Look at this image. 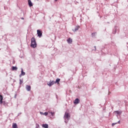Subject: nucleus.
<instances>
[{"label":"nucleus","mask_w":128,"mask_h":128,"mask_svg":"<svg viewBox=\"0 0 128 128\" xmlns=\"http://www.w3.org/2000/svg\"><path fill=\"white\" fill-rule=\"evenodd\" d=\"M96 32H92V36L93 37H95L96 36Z\"/></svg>","instance_id":"obj_15"},{"label":"nucleus","mask_w":128,"mask_h":128,"mask_svg":"<svg viewBox=\"0 0 128 128\" xmlns=\"http://www.w3.org/2000/svg\"><path fill=\"white\" fill-rule=\"evenodd\" d=\"M67 42L69 43V44H72V38H68L67 40Z\"/></svg>","instance_id":"obj_7"},{"label":"nucleus","mask_w":128,"mask_h":128,"mask_svg":"<svg viewBox=\"0 0 128 128\" xmlns=\"http://www.w3.org/2000/svg\"><path fill=\"white\" fill-rule=\"evenodd\" d=\"M56 0V2H57V0Z\"/></svg>","instance_id":"obj_23"},{"label":"nucleus","mask_w":128,"mask_h":128,"mask_svg":"<svg viewBox=\"0 0 128 128\" xmlns=\"http://www.w3.org/2000/svg\"><path fill=\"white\" fill-rule=\"evenodd\" d=\"M80 102V100H79L78 98H76V99L74 101V104H79Z\"/></svg>","instance_id":"obj_3"},{"label":"nucleus","mask_w":128,"mask_h":128,"mask_svg":"<svg viewBox=\"0 0 128 128\" xmlns=\"http://www.w3.org/2000/svg\"><path fill=\"white\" fill-rule=\"evenodd\" d=\"M26 89L27 90H31L30 86H28V85H26Z\"/></svg>","instance_id":"obj_12"},{"label":"nucleus","mask_w":128,"mask_h":128,"mask_svg":"<svg viewBox=\"0 0 128 128\" xmlns=\"http://www.w3.org/2000/svg\"><path fill=\"white\" fill-rule=\"evenodd\" d=\"M44 115H45V116H47L48 115V112H46L45 113H44Z\"/></svg>","instance_id":"obj_18"},{"label":"nucleus","mask_w":128,"mask_h":128,"mask_svg":"<svg viewBox=\"0 0 128 128\" xmlns=\"http://www.w3.org/2000/svg\"><path fill=\"white\" fill-rule=\"evenodd\" d=\"M37 32H38V36H40V37L42 36V32H41V30H38Z\"/></svg>","instance_id":"obj_2"},{"label":"nucleus","mask_w":128,"mask_h":128,"mask_svg":"<svg viewBox=\"0 0 128 128\" xmlns=\"http://www.w3.org/2000/svg\"><path fill=\"white\" fill-rule=\"evenodd\" d=\"M25 74H26V72H24L23 68H22V72H21L20 74V76H24Z\"/></svg>","instance_id":"obj_8"},{"label":"nucleus","mask_w":128,"mask_h":128,"mask_svg":"<svg viewBox=\"0 0 128 128\" xmlns=\"http://www.w3.org/2000/svg\"><path fill=\"white\" fill-rule=\"evenodd\" d=\"M12 70H18L17 66H12Z\"/></svg>","instance_id":"obj_14"},{"label":"nucleus","mask_w":128,"mask_h":128,"mask_svg":"<svg viewBox=\"0 0 128 128\" xmlns=\"http://www.w3.org/2000/svg\"><path fill=\"white\" fill-rule=\"evenodd\" d=\"M65 122H66V121H65Z\"/></svg>","instance_id":"obj_24"},{"label":"nucleus","mask_w":128,"mask_h":128,"mask_svg":"<svg viewBox=\"0 0 128 128\" xmlns=\"http://www.w3.org/2000/svg\"><path fill=\"white\" fill-rule=\"evenodd\" d=\"M31 46H32V48H36V46H37V44L36 42V38H35L33 37L32 38L31 40Z\"/></svg>","instance_id":"obj_1"},{"label":"nucleus","mask_w":128,"mask_h":128,"mask_svg":"<svg viewBox=\"0 0 128 128\" xmlns=\"http://www.w3.org/2000/svg\"><path fill=\"white\" fill-rule=\"evenodd\" d=\"M80 26H76L74 28H72L73 32H76L80 28Z\"/></svg>","instance_id":"obj_5"},{"label":"nucleus","mask_w":128,"mask_h":128,"mask_svg":"<svg viewBox=\"0 0 128 128\" xmlns=\"http://www.w3.org/2000/svg\"><path fill=\"white\" fill-rule=\"evenodd\" d=\"M60 79H58H58L56 80V82H57L58 84H59V82H60Z\"/></svg>","instance_id":"obj_16"},{"label":"nucleus","mask_w":128,"mask_h":128,"mask_svg":"<svg viewBox=\"0 0 128 128\" xmlns=\"http://www.w3.org/2000/svg\"><path fill=\"white\" fill-rule=\"evenodd\" d=\"M55 82H54V81H50V82L49 83H48V84L50 86H52V84H55Z\"/></svg>","instance_id":"obj_6"},{"label":"nucleus","mask_w":128,"mask_h":128,"mask_svg":"<svg viewBox=\"0 0 128 128\" xmlns=\"http://www.w3.org/2000/svg\"><path fill=\"white\" fill-rule=\"evenodd\" d=\"M3 98L2 95H0V104H2Z\"/></svg>","instance_id":"obj_10"},{"label":"nucleus","mask_w":128,"mask_h":128,"mask_svg":"<svg viewBox=\"0 0 128 128\" xmlns=\"http://www.w3.org/2000/svg\"><path fill=\"white\" fill-rule=\"evenodd\" d=\"M22 18L23 19V18Z\"/></svg>","instance_id":"obj_25"},{"label":"nucleus","mask_w":128,"mask_h":128,"mask_svg":"<svg viewBox=\"0 0 128 128\" xmlns=\"http://www.w3.org/2000/svg\"><path fill=\"white\" fill-rule=\"evenodd\" d=\"M51 115H52V116H54L55 115L54 112H51Z\"/></svg>","instance_id":"obj_17"},{"label":"nucleus","mask_w":128,"mask_h":128,"mask_svg":"<svg viewBox=\"0 0 128 128\" xmlns=\"http://www.w3.org/2000/svg\"><path fill=\"white\" fill-rule=\"evenodd\" d=\"M94 48H95V50H96V46H94Z\"/></svg>","instance_id":"obj_22"},{"label":"nucleus","mask_w":128,"mask_h":128,"mask_svg":"<svg viewBox=\"0 0 128 128\" xmlns=\"http://www.w3.org/2000/svg\"><path fill=\"white\" fill-rule=\"evenodd\" d=\"M28 4H29L30 6H33L32 2L30 0H28Z\"/></svg>","instance_id":"obj_9"},{"label":"nucleus","mask_w":128,"mask_h":128,"mask_svg":"<svg viewBox=\"0 0 128 128\" xmlns=\"http://www.w3.org/2000/svg\"><path fill=\"white\" fill-rule=\"evenodd\" d=\"M12 128H18L17 124L16 123H13Z\"/></svg>","instance_id":"obj_11"},{"label":"nucleus","mask_w":128,"mask_h":128,"mask_svg":"<svg viewBox=\"0 0 128 128\" xmlns=\"http://www.w3.org/2000/svg\"><path fill=\"white\" fill-rule=\"evenodd\" d=\"M42 127H44V128H48V124H44Z\"/></svg>","instance_id":"obj_13"},{"label":"nucleus","mask_w":128,"mask_h":128,"mask_svg":"<svg viewBox=\"0 0 128 128\" xmlns=\"http://www.w3.org/2000/svg\"><path fill=\"white\" fill-rule=\"evenodd\" d=\"M116 123H112V127H114V125H116Z\"/></svg>","instance_id":"obj_19"},{"label":"nucleus","mask_w":128,"mask_h":128,"mask_svg":"<svg viewBox=\"0 0 128 128\" xmlns=\"http://www.w3.org/2000/svg\"><path fill=\"white\" fill-rule=\"evenodd\" d=\"M20 84H22L23 81H22V80H21V79H20Z\"/></svg>","instance_id":"obj_20"},{"label":"nucleus","mask_w":128,"mask_h":128,"mask_svg":"<svg viewBox=\"0 0 128 128\" xmlns=\"http://www.w3.org/2000/svg\"><path fill=\"white\" fill-rule=\"evenodd\" d=\"M40 114H41V115H44V114L42 112H40Z\"/></svg>","instance_id":"obj_21"},{"label":"nucleus","mask_w":128,"mask_h":128,"mask_svg":"<svg viewBox=\"0 0 128 128\" xmlns=\"http://www.w3.org/2000/svg\"><path fill=\"white\" fill-rule=\"evenodd\" d=\"M64 118L66 119H68V118H70V114H68V113H65Z\"/></svg>","instance_id":"obj_4"}]
</instances>
